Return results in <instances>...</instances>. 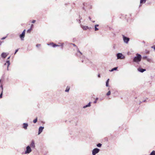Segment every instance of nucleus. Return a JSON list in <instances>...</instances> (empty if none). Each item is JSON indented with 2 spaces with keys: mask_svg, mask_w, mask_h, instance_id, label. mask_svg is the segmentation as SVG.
Here are the masks:
<instances>
[{
  "mask_svg": "<svg viewBox=\"0 0 155 155\" xmlns=\"http://www.w3.org/2000/svg\"><path fill=\"white\" fill-rule=\"evenodd\" d=\"M142 58L141 55L138 53H137L136 54V56L133 58V62L139 64Z\"/></svg>",
  "mask_w": 155,
  "mask_h": 155,
  "instance_id": "1",
  "label": "nucleus"
},
{
  "mask_svg": "<svg viewBox=\"0 0 155 155\" xmlns=\"http://www.w3.org/2000/svg\"><path fill=\"white\" fill-rule=\"evenodd\" d=\"M32 151L31 148L30 146L28 145L26 147V150L24 152L22 153V154H28L30 153Z\"/></svg>",
  "mask_w": 155,
  "mask_h": 155,
  "instance_id": "2",
  "label": "nucleus"
},
{
  "mask_svg": "<svg viewBox=\"0 0 155 155\" xmlns=\"http://www.w3.org/2000/svg\"><path fill=\"white\" fill-rule=\"evenodd\" d=\"M64 45V43H62L61 44V45H57L56 44H55L53 42H51L50 43V44H48L47 45H51L52 46V47L53 48H55L56 47H59L61 46V49H62L63 48V46Z\"/></svg>",
  "mask_w": 155,
  "mask_h": 155,
  "instance_id": "3",
  "label": "nucleus"
},
{
  "mask_svg": "<svg viewBox=\"0 0 155 155\" xmlns=\"http://www.w3.org/2000/svg\"><path fill=\"white\" fill-rule=\"evenodd\" d=\"M122 36L124 42L126 44H128L130 41V38L123 35H122Z\"/></svg>",
  "mask_w": 155,
  "mask_h": 155,
  "instance_id": "4",
  "label": "nucleus"
},
{
  "mask_svg": "<svg viewBox=\"0 0 155 155\" xmlns=\"http://www.w3.org/2000/svg\"><path fill=\"white\" fill-rule=\"evenodd\" d=\"M116 56L117 59H124L125 56L122 53H119L116 54Z\"/></svg>",
  "mask_w": 155,
  "mask_h": 155,
  "instance_id": "5",
  "label": "nucleus"
},
{
  "mask_svg": "<svg viewBox=\"0 0 155 155\" xmlns=\"http://www.w3.org/2000/svg\"><path fill=\"white\" fill-rule=\"evenodd\" d=\"M25 29H24L22 33L19 35V37L21 41H23L24 40V38L25 37Z\"/></svg>",
  "mask_w": 155,
  "mask_h": 155,
  "instance_id": "6",
  "label": "nucleus"
},
{
  "mask_svg": "<svg viewBox=\"0 0 155 155\" xmlns=\"http://www.w3.org/2000/svg\"><path fill=\"white\" fill-rule=\"evenodd\" d=\"M100 149L96 148L92 150V154L93 155H95L100 151Z\"/></svg>",
  "mask_w": 155,
  "mask_h": 155,
  "instance_id": "7",
  "label": "nucleus"
},
{
  "mask_svg": "<svg viewBox=\"0 0 155 155\" xmlns=\"http://www.w3.org/2000/svg\"><path fill=\"white\" fill-rule=\"evenodd\" d=\"M29 146H30V147L31 148H32L33 149L35 148V142L34 140H31Z\"/></svg>",
  "mask_w": 155,
  "mask_h": 155,
  "instance_id": "8",
  "label": "nucleus"
},
{
  "mask_svg": "<svg viewBox=\"0 0 155 155\" xmlns=\"http://www.w3.org/2000/svg\"><path fill=\"white\" fill-rule=\"evenodd\" d=\"M44 127L43 126H40L38 128V134H40L43 131Z\"/></svg>",
  "mask_w": 155,
  "mask_h": 155,
  "instance_id": "9",
  "label": "nucleus"
},
{
  "mask_svg": "<svg viewBox=\"0 0 155 155\" xmlns=\"http://www.w3.org/2000/svg\"><path fill=\"white\" fill-rule=\"evenodd\" d=\"M8 53L5 52H2L1 54V56L2 58H5L8 55Z\"/></svg>",
  "mask_w": 155,
  "mask_h": 155,
  "instance_id": "10",
  "label": "nucleus"
},
{
  "mask_svg": "<svg viewBox=\"0 0 155 155\" xmlns=\"http://www.w3.org/2000/svg\"><path fill=\"white\" fill-rule=\"evenodd\" d=\"M137 70L139 72L143 73L144 71H146V70L145 68H143L141 67H139L137 68Z\"/></svg>",
  "mask_w": 155,
  "mask_h": 155,
  "instance_id": "11",
  "label": "nucleus"
},
{
  "mask_svg": "<svg viewBox=\"0 0 155 155\" xmlns=\"http://www.w3.org/2000/svg\"><path fill=\"white\" fill-rule=\"evenodd\" d=\"M28 126V124L27 123H24L23 124L22 128L25 130H26Z\"/></svg>",
  "mask_w": 155,
  "mask_h": 155,
  "instance_id": "12",
  "label": "nucleus"
},
{
  "mask_svg": "<svg viewBox=\"0 0 155 155\" xmlns=\"http://www.w3.org/2000/svg\"><path fill=\"white\" fill-rule=\"evenodd\" d=\"M3 81L1 79H0V87L1 88V92H3V86L2 85V82Z\"/></svg>",
  "mask_w": 155,
  "mask_h": 155,
  "instance_id": "13",
  "label": "nucleus"
},
{
  "mask_svg": "<svg viewBox=\"0 0 155 155\" xmlns=\"http://www.w3.org/2000/svg\"><path fill=\"white\" fill-rule=\"evenodd\" d=\"M81 27L84 30H87L89 28V27L88 26H83L82 25H81Z\"/></svg>",
  "mask_w": 155,
  "mask_h": 155,
  "instance_id": "14",
  "label": "nucleus"
},
{
  "mask_svg": "<svg viewBox=\"0 0 155 155\" xmlns=\"http://www.w3.org/2000/svg\"><path fill=\"white\" fill-rule=\"evenodd\" d=\"M91 102H90L88 104L86 105H85L83 107V108H85L86 107H90L91 105Z\"/></svg>",
  "mask_w": 155,
  "mask_h": 155,
  "instance_id": "15",
  "label": "nucleus"
},
{
  "mask_svg": "<svg viewBox=\"0 0 155 155\" xmlns=\"http://www.w3.org/2000/svg\"><path fill=\"white\" fill-rule=\"evenodd\" d=\"M6 62L7 63V70L8 71L9 70L8 69V67L10 65V62L9 61V60H6Z\"/></svg>",
  "mask_w": 155,
  "mask_h": 155,
  "instance_id": "16",
  "label": "nucleus"
},
{
  "mask_svg": "<svg viewBox=\"0 0 155 155\" xmlns=\"http://www.w3.org/2000/svg\"><path fill=\"white\" fill-rule=\"evenodd\" d=\"M109 81H110V79L109 78H108L107 80L106 81V86L107 87H109Z\"/></svg>",
  "mask_w": 155,
  "mask_h": 155,
  "instance_id": "17",
  "label": "nucleus"
},
{
  "mask_svg": "<svg viewBox=\"0 0 155 155\" xmlns=\"http://www.w3.org/2000/svg\"><path fill=\"white\" fill-rule=\"evenodd\" d=\"M118 67H114L112 69H111V70H110L109 71L110 72H112L114 71H117V70Z\"/></svg>",
  "mask_w": 155,
  "mask_h": 155,
  "instance_id": "18",
  "label": "nucleus"
},
{
  "mask_svg": "<svg viewBox=\"0 0 155 155\" xmlns=\"http://www.w3.org/2000/svg\"><path fill=\"white\" fill-rule=\"evenodd\" d=\"M146 0H140V4L145 3L146 2Z\"/></svg>",
  "mask_w": 155,
  "mask_h": 155,
  "instance_id": "19",
  "label": "nucleus"
},
{
  "mask_svg": "<svg viewBox=\"0 0 155 155\" xmlns=\"http://www.w3.org/2000/svg\"><path fill=\"white\" fill-rule=\"evenodd\" d=\"M38 120V118L36 117L35 119H34L33 120V123L34 124H35L37 123Z\"/></svg>",
  "mask_w": 155,
  "mask_h": 155,
  "instance_id": "20",
  "label": "nucleus"
},
{
  "mask_svg": "<svg viewBox=\"0 0 155 155\" xmlns=\"http://www.w3.org/2000/svg\"><path fill=\"white\" fill-rule=\"evenodd\" d=\"M102 145V144L100 143H97L96 145L97 146L99 147H101Z\"/></svg>",
  "mask_w": 155,
  "mask_h": 155,
  "instance_id": "21",
  "label": "nucleus"
},
{
  "mask_svg": "<svg viewBox=\"0 0 155 155\" xmlns=\"http://www.w3.org/2000/svg\"><path fill=\"white\" fill-rule=\"evenodd\" d=\"M150 155H155V150H153L150 154Z\"/></svg>",
  "mask_w": 155,
  "mask_h": 155,
  "instance_id": "22",
  "label": "nucleus"
},
{
  "mask_svg": "<svg viewBox=\"0 0 155 155\" xmlns=\"http://www.w3.org/2000/svg\"><path fill=\"white\" fill-rule=\"evenodd\" d=\"M70 90V88L68 87H67L65 90V91L66 92H68Z\"/></svg>",
  "mask_w": 155,
  "mask_h": 155,
  "instance_id": "23",
  "label": "nucleus"
},
{
  "mask_svg": "<svg viewBox=\"0 0 155 155\" xmlns=\"http://www.w3.org/2000/svg\"><path fill=\"white\" fill-rule=\"evenodd\" d=\"M111 94V91H109L106 94V95L107 96H109Z\"/></svg>",
  "mask_w": 155,
  "mask_h": 155,
  "instance_id": "24",
  "label": "nucleus"
},
{
  "mask_svg": "<svg viewBox=\"0 0 155 155\" xmlns=\"http://www.w3.org/2000/svg\"><path fill=\"white\" fill-rule=\"evenodd\" d=\"M147 61L149 62H151L152 61V59L151 58H148L147 59Z\"/></svg>",
  "mask_w": 155,
  "mask_h": 155,
  "instance_id": "25",
  "label": "nucleus"
},
{
  "mask_svg": "<svg viewBox=\"0 0 155 155\" xmlns=\"http://www.w3.org/2000/svg\"><path fill=\"white\" fill-rule=\"evenodd\" d=\"M147 58H148V57L147 56H143V59H144V60H147Z\"/></svg>",
  "mask_w": 155,
  "mask_h": 155,
  "instance_id": "26",
  "label": "nucleus"
},
{
  "mask_svg": "<svg viewBox=\"0 0 155 155\" xmlns=\"http://www.w3.org/2000/svg\"><path fill=\"white\" fill-rule=\"evenodd\" d=\"M31 30H32V29L30 28L28 30H27V33H30Z\"/></svg>",
  "mask_w": 155,
  "mask_h": 155,
  "instance_id": "27",
  "label": "nucleus"
},
{
  "mask_svg": "<svg viewBox=\"0 0 155 155\" xmlns=\"http://www.w3.org/2000/svg\"><path fill=\"white\" fill-rule=\"evenodd\" d=\"M79 17L80 18V20L79 19L78 20L77 19V21H78L79 23L80 24L81 23V21H80V20H81V19L82 18H81V17L80 15L79 16Z\"/></svg>",
  "mask_w": 155,
  "mask_h": 155,
  "instance_id": "28",
  "label": "nucleus"
},
{
  "mask_svg": "<svg viewBox=\"0 0 155 155\" xmlns=\"http://www.w3.org/2000/svg\"><path fill=\"white\" fill-rule=\"evenodd\" d=\"M77 51L78 52H79L80 54H82V52L79 51V49L78 48H77Z\"/></svg>",
  "mask_w": 155,
  "mask_h": 155,
  "instance_id": "29",
  "label": "nucleus"
},
{
  "mask_svg": "<svg viewBox=\"0 0 155 155\" xmlns=\"http://www.w3.org/2000/svg\"><path fill=\"white\" fill-rule=\"evenodd\" d=\"M3 92H1V94H0V98H2V97Z\"/></svg>",
  "mask_w": 155,
  "mask_h": 155,
  "instance_id": "30",
  "label": "nucleus"
},
{
  "mask_svg": "<svg viewBox=\"0 0 155 155\" xmlns=\"http://www.w3.org/2000/svg\"><path fill=\"white\" fill-rule=\"evenodd\" d=\"M146 53L147 54H149L150 53V51H149L146 50L145 51Z\"/></svg>",
  "mask_w": 155,
  "mask_h": 155,
  "instance_id": "31",
  "label": "nucleus"
},
{
  "mask_svg": "<svg viewBox=\"0 0 155 155\" xmlns=\"http://www.w3.org/2000/svg\"><path fill=\"white\" fill-rule=\"evenodd\" d=\"M19 49V48H18V49H16L15 50V53H14V54H15L18 52V51Z\"/></svg>",
  "mask_w": 155,
  "mask_h": 155,
  "instance_id": "32",
  "label": "nucleus"
},
{
  "mask_svg": "<svg viewBox=\"0 0 155 155\" xmlns=\"http://www.w3.org/2000/svg\"><path fill=\"white\" fill-rule=\"evenodd\" d=\"M34 27V25L33 24H31V27H30V28H31V29L32 30V28H33Z\"/></svg>",
  "mask_w": 155,
  "mask_h": 155,
  "instance_id": "33",
  "label": "nucleus"
},
{
  "mask_svg": "<svg viewBox=\"0 0 155 155\" xmlns=\"http://www.w3.org/2000/svg\"><path fill=\"white\" fill-rule=\"evenodd\" d=\"M151 48L154 49V50L155 51V45H153L151 47Z\"/></svg>",
  "mask_w": 155,
  "mask_h": 155,
  "instance_id": "34",
  "label": "nucleus"
},
{
  "mask_svg": "<svg viewBox=\"0 0 155 155\" xmlns=\"http://www.w3.org/2000/svg\"><path fill=\"white\" fill-rule=\"evenodd\" d=\"M41 44H37L36 45V47L37 48L38 47H40V46H41Z\"/></svg>",
  "mask_w": 155,
  "mask_h": 155,
  "instance_id": "35",
  "label": "nucleus"
},
{
  "mask_svg": "<svg viewBox=\"0 0 155 155\" xmlns=\"http://www.w3.org/2000/svg\"><path fill=\"white\" fill-rule=\"evenodd\" d=\"M94 30L95 31H97L99 30V28H97V27H94Z\"/></svg>",
  "mask_w": 155,
  "mask_h": 155,
  "instance_id": "36",
  "label": "nucleus"
},
{
  "mask_svg": "<svg viewBox=\"0 0 155 155\" xmlns=\"http://www.w3.org/2000/svg\"><path fill=\"white\" fill-rule=\"evenodd\" d=\"M7 37V36H5V37H3L2 38H1V39L2 40H4Z\"/></svg>",
  "mask_w": 155,
  "mask_h": 155,
  "instance_id": "37",
  "label": "nucleus"
},
{
  "mask_svg": "<svg viewBox=\"0 0 155 155\" xmlns=\"http://www.w3.org/2000/svg\"><path fill=\"white\" fill-rule=\"evenodd\" d=\"M71 44L73 46H74V47H76L77 48H78V47L77 46L75 45L73 43H71Z\"/></svg>",
  "mask_w": 155,
  "mask_h": 155,
  "instance_id": "38",
  "label": "nucleus"
},
{
  "mask_svg": "<svg viewBox=\"0 0 155 155\" xmlns=\"http://www.w3.org/2000/svg\"><path fill=\"white\" fill-rule=\"evenodd\" d=\"M36 22V20H32L31 22L32 23H35Z\"/></svg>",
  "mask_w": 155,
  "mask_h": 155,
  "instance_id": "39",
  "label": "nucleus"
},
{
  "mask_svg": "<svg viewBox=\"0 0 155 155\" xmlns=\"http://www.w3.org/2000/svg\"><path fill=\"white\" fill-rule=\"evenodd\" d=\"M112 33L113 34V37H115L116 35L115 34L114 32H112Z\"/></svg>",
  "mask_w": 155,
  "mask_h": 155,
  "instance_id": "40",
  "label": "nucleus"
},
{
  "mask_svg": "<svg viewBox=\"0 0 155 155\" xmlns=\"http://www.w3.org/2000/svg\"><path fill=\"white\" fill-rule=\"evenodd\" d=\"M115 46L116 45L115 44H114L113 46V48L114 49H115Z\"/></svg>",
  "mask_w": 155,
  "mask_h": 155,
  "instance_id": "41",
  "label": "nucleus"
},
{
  "mask_svg": "<svg viewBox=\"0 0 155 155\" xmlns=\"http://www.w3.org/2000/svg\"><path fill=\"white\" fill-rule=\"evenodd\" d=\"M99 25L98 24H96L94 25L95 27H97L99 26Z\"/></svg>",
  "mask_w": 155,
  "mask_h": 155,
  "instance_id": "42",
  "label": "nucleus"
},
{
  "mask_svg": "<svg viewBox=\"0 0 155 155\" xmlns=\"http://www.w3.org/2000/svg\"><path fill=\"white\" fill-rule=\"evenodd\" d=\"M109 30H114L112 28L110 27H109Z\"/></svg>",
  "mask_w": 155,
  "mask_h": 155,
  "instance_id": "43",
  "label": "nucleus"
},
{
  "mask_svg": "<svg viewBox=\"0 0 155 155\" xmlns=\"http://www.w3.org/2000/svg\"><path fill=\"white\" fill-rule=\"evenodd\" d=\"M10 57H11V56H10L9 57H8V58H7V60H9V59H10Z\"/></svg>",
  "mask_w": 155,
  "mask_h": 155,
  "instance_id": "44",
  "label": "nucleus"
},
{
  "mask_svg": "<svg viewBox=\"0 0 155 155\" xmlns=\"http://www.w3.org/2000/svg\"><path fill=\"white\" fill-rule=\"evenodd\" d=\"M97 77L98 78H100L101 77V76L100 74H98V75H97Z\"/></svg>",
  "mask_w": 155,
  "mask_h": 155,
  "instance_id": "45",
  "label": "nucleus"
},
{
  "mask_svg": "<svg viewBox=\"0 0 155 155\" xmlns=\"http://www.w3.org/2000/svg\"><path fill=\"white\" fill-rule=\"evenodd\" d=\"M88 18H89V19L90 21H91V17L90 16H89V17H88Z\"/></svg>",
  "mask_w": 155,
  "mask_h": 155,
  "instance_id": "46",
  "label": "nucleus"
},
{
  "mask_svg": "<svg viewBox=\"0 0 155 155\" xmlns=\"http://www.w3.org/2000/svg\"><path fill=\"white\" fill-rule=\"evenodd\" d=\"M146 101H147V100L146 99L142 101L143 102H146Z\"/></svg>",
  "mask_w": 155,
  "mask_h": 155,
  "instance_id": "47",
  "label": "nucleus"
},
{
  "mask_svg": "<svg viewBox=\"0 0 155 155\" xmlns=\"http://www.w3.org/2000/svg\"><path fill=\"white\" fill-rule=\"evenodd\" d=\"M97 101H96V100H95L94 101V104H95L97 103Z\"/></svg>",
  "mask_w": 155,
  "mask_h": 155,
  "instance_id": "48",
  "label": "nucleus"
},
{
  "mask_svg": "<svg viewBox=\"0 0 155 155\" xmlns=\"http://www.w3.org/2000/svg\"><path fill=\"white\" fill-rule=\"evenodd\" d=\"M85 11H86V9H85V8L84 7H83L82 8Z\"/></svg>",
  "mask_w": 155,
  "mask_h": 155,
  "instance_id": "49",
  "label": "nucleus"
},
{
  "mask_svg": "<svg viewBox=\"0 0 155 155\" xmlns=\"http://www.w3.org/2000/svg\"><path fill=\"white\" fill-rule=\"evenodd\" d=\"M98 97H97L95 99V100H96L97 101L98 100Z\"/></svg>",
  "mask_w": 155,
  "mask_h": 155,
  "instance_id": "50",
  "label": "nucleus"
},
{
  "mask_svg": "<svg viewBox=\"0 0 155 155\" xmlns=\"http://www.w3.org/2000/svg\"><path fill=\"white\" fill-rule=\"evenodd\" d=\"M142 102H143L142 101H140V103H139V104H140Z\"/></svg>",
  "mask_w": 155,
  "mask_h": 155,
  "instance_id": "51",
  "label": "nucleus"
},
{
  "mask_svg": "<svg viewBox=\"0 0 155 155\" xmlns=\"http://www.w3.org/2000/svg\"><path fill=\"white\" fill-rule=\"evenodd\" d=\"M7 64V63H6V62L4 64V65H6Z\"/></svg>",
  "mask_w": 155,
  "mask_h": 155,
  "instance_id": "52",
  "label": "nucleus"
},
{
  "mask_svg": "<svg viewBox=\"0 0 155 155\" xmlns=\"http://www.w3.org/2000/svg\"><path fill=\"white\" fill-rule=\"evenodd\" d=\"M141 4H140V5H139V7H140V6H141L142 5H141Z\"/></svg>",
  "mask_w": 155,
  "mask_h": 155,
  "instance_id": "53",
  "label": "nucleus"
},
{
  "mask_svg": "<svg viewBox=\"0 0 155 155\" xmlns=\"http://www.w3.org/2000/svg\"><path fill=\"white\" fill-rule=\"evenodd\" d=\"M92 22L93 23H94L95 22V21H92Z\"/></svg>",
  "mask_w": 155,
  "mask_h": 155,
  "instance_id": "54",
  "label": "nucleus"
},
{
  "mask_svg": "<svg viewBox=\"0 0 155 155\" xmlns=\"http://www.w3.org/2000/svg\"><path fill=\"white\" fill-rule=\"evenodd\" d=\"M74 119H75L76 120H77V118L76 117L75 118H74Z\"/></svg>",
  "mask_w": 155,
  "mask_h": 155,
  "instance_id": "55",
  "label": "nucleus"
},
{
  "mask_svg": "<svg viewBox=\"0 0 155 155\" xmlns=\"http://www.w3.org/2000/svg\"><path fill=\"white\" fill-rule=\"evenodd\" d=\"M85 3H83V5H84H84H85Z\"/></svg>",
  "mask_w": 155,
  "mask_h": 155,
  "instance_id": "56",
  "label": "nucleus"
},
{
  "mask_svg": "<svg viewBox=\"0 0 155 155\" xmlns=\"http://www.w3.org/2000/svg\"><path fill=\"white\" fill-rule=\"evenodd\" d=\"M91 29V27H89V28L88 29Z\"/></svg>",
  "mask_w": 155,
  "mask_h": 155,
  "instance_id": "57",
  "label": "nucleus"
},
{
  "mask_svg": "<svg viewBox=\"0 0 155 155\" xmlns=\"http://www.w3.org/2000/svg\"><path fill=\"white\" fill-rule=\"evenodd\" d=\"M2 42L0 40V44H1Z\"/></svg>",
  "mask_w": 155,
  "mask_h": 155,
  "instance_id": "58",
  "label": "nucleus"
},
{
  "mask_svg": "<svg viewBox=\"0 0 155 155\" xmlns=\"http://www.w3.org/2000/svg\"><path fill=\"white\" fill-rule=\"evenodd\" d=\"M81 62H84V61H83V60H82L81 61Z\"/></svg>",
  "mask_w": 155,
  "mask_h": 155,
  "instance_id": "59",
  "label": "nucleus"
},
{
  "mask_svg": "<svg viewBox=\"0 0 155 155\" xmlns=\"http://www.w3.org/2000/svg\"><path fill=\"white\" fill-rule=\"evenodd\" d=\"M130 16H131V14H130Z\"/></svg>",
  "mask_w": 155,
  "mask_h": 155,
  "instance_id": "60",
  "label": "nucleus"
},
{
  "mask_svg": "<svg viewBox=\"0 0 155 155\" xmlns=\"http://www.w3.org/2000/svg\"><path fill=\"white\" fill-rule=\"evenodd\" d=\"M71 121H69V122H71Z\"/></svg>",
  "mask_w": 155,
  "mask_h": 155,
  "instance_id": "61",
  "label": "nucleus"
},
{
  "mask_svg": "<svg viewBox=\"0 0 155 155\" xmlns=\"http://www.w3.org/2000/svg\"><path fill=\"white\" fill-rule=\"evenodd\" d=\"M91 8V7H90V8Z\"/></svg>",
  "mask_w": 155,
  "mask_h": 155,
  "instance_id": "62",
  "label": "nucleus"
},
{
  "mask_svg": "<svg viewBox=\"0 0 155 155\" xmlns=\"http://www.w3.org/2000/svg\"><path fill=\"white\" fill-rule=\"evenodd\" d=\"M1 45V44H0V45Z\"/></svg>",
  "mask_w": 155,
  "mask_h": 155,
  "instance_id": "63",
  "label": "nucleus"
}]
</instances>
